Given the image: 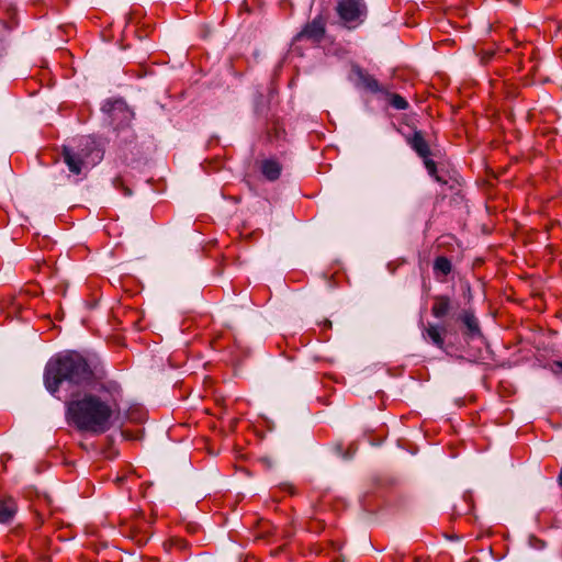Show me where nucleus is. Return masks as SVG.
Listing matches in <instances>:
<instances>
[{"label": "nucleus", "mask_w": 562, "mask_h": 562, "mask_svg": "<svg viewBox=\"0 0 562 562\" xmlns=\"http://www.w3.org/2000/svg\"><path fill=\"white\" fill-rule=\"evenodd\" d=\"M106 372L102 366H91L78 352L68 351L52 358L44 373L46 389L55 394L59 386L66 384L68 389L83 387L91 389L108 380Z\"/></svg>", "instance_id": "obj_2"}, {"label": "nucleus", "mask_w": 562, "mask_h": 562, "mask_svg": "<svg viewBox=\"0 0 562 562\" xmlns=\"http://www.w3.org/2000/svg\"><path fill=\"white\" fill-rule=\"evenodd\" d=\"M281 169V165L273 159L263 160L261 164V172L270 181H274L280 177Z\"/></svg>", "instance_id": "obj_9"}, {"label": "nucleus", "mask_w": 562, "mask_h": 562, "mask_svg": "<svg viewBox=\"0 0 562 562\" xmlns=\"http://www.w3.org/2000/svg\"><path fill=\"white\" fill-rule=\"evenodd\" d=\"M317 32H318V47L321 46L322 48L325 49L326 44L329 43V38L325 35V30L319 23H318Z\"/></svg>", "instance_id": "obj_18"}, {"label": "nucleus", "mask_w": 562, "mask_h": 562, "mask_svg": "<svg viewBox=\"0 0 562 562\" xmlns=\"http://www.w3.org/2000/svg\"><path fill=\"white\" fill-rule=\"evenodd\" d=\"M132 538L135 539L138 543H145L149 539V531L143 529V527L133 525L131 526Z\"/></svg>", "instance_id": "obj_15"}, {"label": "nucleus", "mask_w": 562, "mask_h": 562, "mask_svg": "<svg viewBox=\"0 0 562 562\" xmlns=\"http://www.w3.org/2000/svg\"><path fill=\"white\" fill-rule=\"evenodd\" d=\"M330 325H331V323H330L329 321H325V322H324V326H326V327H330Z\"/></svg>", "instance_id": "obj_21"}, {"label": "nucleus", "mask_w": 562, "mask_h": 562, "mask_svg": "<svg viewBox=\"0 0 562 562\" xmlns=\"http://www.w3.org/2000/svg\"><path fill=\"white\" fill-rule=\"evenodd\" d=\"M390 104L397 110H405L408 106V102L400 94H391Z\"/></svg>", "instance_id": "obj_17"}, {"label": "nucleus", "mask_w": 562, "mask_h": 562, "mask_svg": "<svg viewBox=\"0 0 562 562\" xmlns=\"http://www.w3.org/2000/svg\"><path fill=\"white\" fill-rule=\"evenodd\" d=\"M75 149L88 170L98 165L104 156L103 144L92 136L82 137Z\"/></svg>", "instance_id": "obj_4"}, {"label": "nucleus", "mask_w": 562, "mask_h": 562, "mask_svg": "<svg viewBox=\"0 0 562 562\" xmlns=\"http://www.w3.org/2000/svg\"><path fill=\"white\" fill-rule=\"evenodd\" d=\"M461 319H462L463 324L467 326L468 330L471 334L479 333V323H477V319H476V317L474 316V314L472 312L465 311L461 315Z\"/></svg>", "instance_id": "obj_14"}, {"label": "nucleus", "mask_w": 562, "mask_h": 562, "mask_svg": "<svg viewBox=\"0 0 562 562\" xmlns=\"http://www.w3.org/2000/svg\"><path fill=\"white\" fill-rule=\"evenodd\" d=\"M426 166L429 170H435V162L431 160L426 161Z\"/></svg>", "instance_id": "obj_19"}, {"label": "nucleus", "mask_w": 562, "mask_h": 562, "mask_svg": "<svg viewBox=\"0 0 562 562\" xmlns=\"http://www.w3.org/2000/svg\"><path fill=\"white\" fill-rule=\"evenodd\" d=\"M356 74L358 77L359 85H361L363 88H366L367 90H369L371 92L380 91L379 82L372 76L362 71L361 69H357Z\"/></svg>", "instance_id": "obj_11"}, {"label": "nucleus", "mask_w": 562, "mask_h": 562, "mask_svg": "<svg viewBox=\"0 0 562 562\" xmlns=\"http://www.w3.org/2000/svg\"><path fill=\"white\" fill-rule=\"evenodd\" d=\"M434 268L436 271H439L443 276H447L451 271V262L446 257H438L435 260Z\"/></svg>", "instance_id": "obj_16"}, {"label": "nucleus", "mask_w": 562, "mask_h": 562, "mask_svg": "<svg viewBox=\"0 0 562 562\" xmlns=\"http://www.w3.org/2000/svg\"><path fill=\"white\" fill-rule=\"evenodd\" d=\"M558 480H559V484L562 486V468H561V471H560Z\"/></svg>", "instance_id": "obj_20"}, {"label": "nucleus", "mask_w": 562, "mask_h": 562, "mask_svg": "<svg viewBox=\"0 0 562 562\" xmlns=\"http://www.w3.org/2000/svg\"><path fill=\"white\" fill-rule=\"evenodd\" d=\"M336 11L344 24L355 29L363 23L368 14L364 0H337Z\"/></svg>", "instance_id": "obj_3"}, {"label": "nucleus", "mask_w": 562, "mask_h": 562, "mask_svg": "<svg viewBox=\"0 0 562 562\" xmlns=\"http://www.w3.org/2000/svg\"><path fill=\"white\" fill-rule=\"evenodd\" d=\"M0 25L8 31L18 25L16 9L8 0H0Z\"/></svg>", "instance_id": "obj_6"}, {"label": "nucleus", "mask_w": 562, "mask_h": 562, "mask_svg": "<svg viewBox=\"0 0 562 562\" xmlns=\"http://www.w3.org/2000/svg\"><path fill=\"white\" fill-rule=\"evenodd\" d=\"M327 53H336V49H328Z\"/></svg>", "instance_id": "obj_22"}, {"label": "nucleus", "mask_w": 562, "mask_h": 562, "mask_svg": "<svg viewBox=\"0 0 562 562\" xmlns=\"http://www.w3.org/2000/svg\"><path fill=\"white\" fill-rule=\"evenodd\" d=\"M295 40H307L311 41L312 45H314L316 43V20L308 22L306 26L296 35Z\"/></svg>", "instance_id": "obj_12"}, {"label": "nucleus", "mask_w": 562, "mask_h": 562, "mask_svg": "<svg viewBox=\"0 0 562 562\" xmlns=\"http://www.w3.org/2000/svg\"><path fill=\"white\" fill-rule=\"evenodd\" d=\"M121 392L120 384L112 379L99 382L83 396L67 404L68 419L81 431L93 435L105 432L119 407Z\"/></svg>", "instance_id": "obj_1"}, {"label": "nucleus", "mask_w": 562, "mask_h": 562, "mask_svg": "<svg viewBox=\"0 0 562 562\" xmlns=\"http://www.w3.org/2000/svg\"><path fill=\"white\" fill-rule=\"evenodd\" d=\"M412 148L423 158H426L430 154L429 146L422 133L415 132L413 137L409 140Z\"/></svg>", "instance_id": "obj_10"}, {"label": "nucleus", "mask_w": 562, "mask_h": 562, "mask_svg": "<svg viewBox=\"0 0 562 562\" xmlns=\"http://www.w3.org/2000/svg\"><path fill=\"white\" fill-rule=\"evenodd\" d=\"M61 157L66 166L68 167L70 173L79 176L83 173L87 169L85 164L82 162L79 154L76 153V149L70 146H63Z\"/></svg>", "instance_id": "obj_5"}, {"label": "nucleus", "mask_w": 562, "mask_h": 562, "mask_svg": "<svg viewBox=\"0 0 562 562\" xmlns=\"http://www.w3.org/2000/svg\"><path fill=\"white\" fill-rule=\"evenodd\" d=\"M451 308V301L446 295H439L435 297V303L431 307V313L435 317L441 318L446 316Z\"/></svg>", "instance_id": "obj_8"}, {"label": "nucleus", "mask_w": 562, "mask_h": 562, "mask_svg": "<svg viewBox=\"0 0 562 562\" xmlns=\"http://www.w3.org/2000/svg\"><path fill=\"white\" fill-rule=\"evenodd\" d=\"M426 335L431 340V342L438 348H443L445 341L441 335V330L436 325H429L426 328Z\"/></svg>", "instance_id": "obj_13"}, {"label": "nucleus", "mask_w": 562, "mask_h": 562, "mask_svg": "<svg viewBox=\"0 0 562 562\" xmlns=\"http://www.w3.org/2000/svg\"><path fill=\"white\" fill-rule=\"evenodd\" d=\"M18 510L16 503L13 498L0 499V522L9 524L14 518Z\"/></svg>", "instance_id": "obj_7"}, {"label": "nucleus", "mask_w": 562, "mask_h": 562, "mask_svg": "<svg viewBox=\"0 0 562 562\" xmlns=\"http://www.w3.org/2000/svg\"><path fill=\"white\" fill-rule=\"evenodd\" d=\"M559 368L562 370V361L558 363Z\"/></svg>", "instance_id": "obj_23"}]
</instances>
